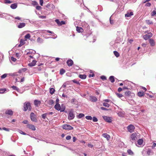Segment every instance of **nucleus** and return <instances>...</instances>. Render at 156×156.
I'll return each instance as SVG.
<instances>
[{"label": "nucleus", "instance_id": "nucleus-1", "mask_svg": "<svg viewBox=\"0 0 156 156\" xmlns=\"http://www.w3.org/2000/svg\"><path fill=\"white\" fill-rule=\"evenodd\" d=\"M140 134L138 133H135L131 134L130 136L131 141H135L139 138Z\"/></svg>", "mask_w": 156, "mask_h": 156}, {"label": "nucleus", "instance_id": "nucleus-2", "mask_svg": "<svg viewBox=\"0 0 156 156\" xmlns=\"http://www.w3.org/2000/svg\"><path fill=\"white\" fill-rule=\"evenodd\" d=\"M31 109V107L30 103L29 102H25L24 104V111H26L27 110L30 111Z\"/></svg>", "mask_w": 156, "mask_h": 156}, {"label": "nucleus", "instance_id": "nucleus-3", "mask_svg": "<svg viewBox=\"0 0 156 156\" xmlns=\"http://www.w3.org/2000/svg\"><path fill=\"white\" fill-rule=\"evenodd\" d=\"M75 117V115L73 113V111L71 110L69 112L68 116V118L69 120L73 119Z\"/></svg>", "mask_w": 156, "mask_h": 156}, {"label": "nucleus", "instance_id": "nucleus-4", "mask_svg": "<svg viewBox=\"0 0 156 156\" xmlns=\"http://www.w3.org/2000/svg\"><path fill=\"white\" fill-rule=\"evenodd\" d=\"M135 129V126L132 124H130L127 127L128 131L130 133L133 132L134 131Z\"/></svg>", "mask_w": 156, "mask_h": 156}, {"label": "nucleus", "instance_id": "nucleus-5", "mask_svg": "<svg viewBox=\"0 0 156 156\" xmlns=\"http://www.w3.org/2000/svg\"><path fill=\"white\" fill-rule=\"evenodd\" d=\"M54 107L58 111H60L61 112L64 111L65 108V107H64L61 109L60 105L58 104H56L55 105Z\"/></svg>", "mask_w": 156, "mask_h": 156}, {"label": "nucleus", "instance_id": "nucleus-6", "mask_svg": "<svg viewBox=\"0 0 156 156\" xmlns=\"http://www.w3.org/2000/svg\"><path fill=\"white\" fill-rule=\"evenodd\" d=\"M30 117L31 120L34 122H36L37 121L36 115L33 112H31L30 114Z\"/></svg>", "mask_w": 156, "mask_h": 156}, {"label": "nucleus", "instance_id": "nucleus-7", "mask_svg": "<svg viewBox=\"0 0 156 156\" xmlns=\"http://www.w3.org/2000/svg\"><path fill=\"white\" fill-rule=\"evenodd\" d=\"M62 128L64 129L67 130H71L73 129V127L69 125L65 124L62 126Z\"/></svg>", "mask_w": 156, "mask_h": 156}, {"label": "nucleus", "instance_id": "nucleus-8", "mask_svg": "<svg viewBox=\"0 0 156 156\" xmlns=\"http://www.w3.org/2000/svg\"><path fill=\"white\" fill-rule=\"evenodd\" d=\"M152 36V34L150 32L147 34L144 35L143 37L144 39L146 40L151 37Z\"/></svg>", "mask_w": 156, "mask_h": 156}, {"label": "nucleus", "instance_id": "nucleus-9", "mask_svg": "<svg viewBox=\"0 0 156 156\" xmlns=\"http://www.w3.org/2000/svg\"><path fill=\"white\" fill-rule=\"evenodd\" d=\"M102 117L104 120L106 122L109 123L112 122V120L111 118L106 116H103Z\"/></svg>", "mask_w": 156, "mask_h": 156}, {"label": "nucleus", "instance_id": "nucleus-10", "mask_svg": "<svg viewBox=\"0 0 156 156\" xmlns=\"http://www.w3.org/2000/svg\"><path fill=\"white\" fill-rule=\"evenodd\" d=\"M46 7L50 10H53L55 8V6L51 4H48Z\"/></svg>", "mask_w": 156, "mask_h": 156}, {"label": "nucleus", "instance_id": "nucleus-11", "mask_svg": "<svg viewBox=\"0 0 156 156\" xmlns=\"http://www.w3.org/2000/svg\"><path fill=\"white\" fill-rule=\"evenodd\" d=\"M27 127L32 130L35 131L36 130V128L35 126L32 124H27Z\"/></svg>", "mask_w": 156, "mask_h": 156}, {"label": "nucleus", "instance_id": "nucleus-12", "mask_svg": "<svg viewBox=\"0 0 156 156\" xmlns=\"http://www.w3.org/2000/svg\"><path fill=\"white\" fill-rule=\"evenodd\" d=\"M143 143V140L142 139H139L137 141V143L136 144V145L139 147L142 146V144Z\"/></svg>", "mask_w": 156, "mask_h": 156}, {"label": "nucleus", "instance_id": "nucleus-13", "mask_svg": "<svg viewBox=\"0 0 156 156\" xmlns=\"http://www.w3.org/2000/svg\"><path fill=\"white\" fill-rule=\"evenodd\" d=\"M90 100L92 102H95L97 101L98 99L96 97L90 96Z\"/></svg>", "mask_w": 156, "mask_h": 156}, {"label": "nucleus", "instance_id": "nucleus-14", "mask_svg": "<svg viewBox=\"0 0 156 156\" xmlns=\"http://www.w3.org/2000/svg\"><path fill=\"white\" fill-rule=\"evenodd\" d=\"M26 26V23H21L17 25V27L19 28H21Z\"/></svg>", "mask_w": 156, "mask_h": 156}, {"label": "nucleus", "instance_id": "nucleus-15", "mask_svg": "<svg viewBox=\"0 0 156 156\" xmlns=\"http://www.w3.org/2000/svg\"><path fill=\"white\" fill-rule=\"evenodd\" d=\"M67 64L69 66H72L73 64V61L71 59L68 60L67 62Z\"/></svg>", "mask_w": 156, "mask_h": 156}, {"label": "nucleus", "instance_id": "nucleus-16", "mask_svg": "<svg viewBox=\"0 0 156 156\" xmlns=\"http://www.w3.org/2000/svg\"><path fill=\"white\" fill-rule=\"evenodd\" d=\"M149 42L152 46H154L155 45V42L153 39L151 38L149 39Z\"/></svg>", "mask_w": 156, "mask_h": 156}, {"label": "nucleus", "instance_id": "nucleus-17", "mask_svg": "<svg viewBox=\"0 0 156 156\" xmlns=\"http://www.w3.org/2000/svg\"><path fill=\"white\" fill-rule=\"evenodd\" d=\"M41 103V102L40 101L35 100L34 101V104L36 106H38Z\"/></svg>", "mask_w": 156, "mask_h": 156}, {"label": "nucleus", "instance_id": "nucleus-18", "mask_svg": "<svg viewBox=\"0 0 156 156\" xmlns=\"http://www.w3.org/2000/svg\"><path fill=\"white\" fill-rule=\"evenodd\" d=\"M5 113L8 115H12L13 114V112L11 110H8L5 112Z\"/></svg>", "mask_w": 156, "mask_h": 156}, {"label": "nucleus", "instance_id": "nucleus-19", "mask_svg": "<svg viewBox=\"0 0 156 156\" xmlns=\"http://www.w3.org/2000/svg\"><path fill=\"white\" fill-rule=\"evenodd\" d=\"M36 61L35 60H33L32 62L29 63L28 65L29 66L32 67L34 66L36 63Z\"/></svg>", "mask_w": 156, "mask_h": 156}, {"label": "nucleus", "instance_id": "nucleus-20", "mask_svg": "<svg viewBox=\"0 0 156 156\" xmlns=\"http://www.w3.org/2000/svg\"><path fill=\"white\" fill-rule=\"evenodd\" d=\"M102 136L106 138L108 140H109L110 139V136L107 133H104Z\"/></svg>", "mask_w": 156, "mask_h": 156}, {"label": "nucleus", "instance_id": "nucleus-21", "mask_svg": "<svg viewBox=\"0 0 156 156\" xmlns=\"http://www.w3.org/2000/svg\"><path fill=\"white\" fill-rule=\"evenodd\" d=\"M133 15V12H128L125 15V16L126 17H129Z\"/></svg>", "mask_w": 156, "mask_h": 156}, {"label": "nucleus", "instance_id": "nucleus-22", "mask_svg": "<svg viewBox=\"0 0 156 156\" xmlns=\"http://www.w3.org/2000/svg\"><path fill=\"white\" fill-rule=\"evenodd\" d=\"M128 102L129 104L132 105H134L136 104V102L133 99H131L130 100H129V101H128Z\"/></svg>", "mask_w": 156, "mask_h": 156}, {"label": "nucleus", "instance_id": "nucleus-23", "mask_svg": "<svg viewBox=\"0 0 156 156\" xmlns=\"http://www.w3.org/2000/svg\"><path fill=\"white\" fill-rule=\"evenodd\" d=\"M76 31L79 33L82 32L83 30V29L81 27H77L76 29Z\"/></svg>", "mask_w": 156, "mask_h": 156}, {"label": "nucleus", "instance_id": "nucleus-24", "mask_svg": "<svg viewBox=\"0 0 156 156\" xmlns=\"http://www.w3.org/2000/svg\"><path fill=\"white\" fill-rule=\"evenodd\" d=\"M125 114V113L124 112H120L118 113L119 116L122 117L124 116Z\"/></svg>", "mask_w": 156, "mask_h": 156}, {"label": "nucleus", "instance_id": "nucleus-25", "mask_svg": "<svg viewBox=\"0 0 156 156\" xmlns=\"http://www.w3.org/2000/svg\"><path fill=\"white\" fill-rule=\"evenodd\" d=\"M17 7V4L16 3L12 4L11 6L10 7L13 9H16Z\"/></svg>", "mask_w": 156, "mask_h": 156}, {"label": "nucleus", "instance_id": "nucleus-26", "mask_svg": "<svg viewBox=\"0 0 156 156\" xmlns=\"http://www.w3.org/2000/svg\"><path fill=\"white\" fill-rule=\"evenodd\" d=\"M147 154L148 155H149L152 154V152L150 149L148 148L147 151Z\"/></svg>", "mask_w": 156, "mask_h": 156}, {"label": "nucleus", "instance_id": "nucleus-27", "mask_svg": "<svg viewBox=\"0 0 156 156\" xmlns=\"http://www.w3.org/2000/svg\"><path fill=\"white\" fill-rule=\"evenodd\" d=\"M144 94L143 91H140L138 92V95L140 97H141L144 96Z\"/></svg>", "mask_w": 156, "mask_h": 156}, {"label": "nucleus", "instance_id": "nucleus-28", "mask_svg": "<svg viewBox=\"0 0 156 156\" xmlns=\"http://www.w3.org/2000/svg\"><path fill=\"white\" fill-rule=\"evenodd\" d=\"M109 80L111 83H113L114 82V77L113 76H111L109 78Z\"/></svg>", "mask_w": 156, "mask_h": 156}, {"label": "nucleus", "instance_id": "nucleus-29", "mask_svg": "<svg viewBox=\"0 0 156 156\" xmlns=\"http://www.w3.org/2000/svg\"><path fill=\"white\" fill-rule=\"evenodd\" d=\"M79 77L82 79H85L86 78V76L85 75L80 74L79 76Z\"/></svg>", "mask_w": 156, "mask_h": 156}, {"label": "nucleus", "instance_id": "nucleus-30", "mask_svg": "<svg viewBox=\"0 0 156 156\" xmlns=\"http://www.w3.org/2000/svg\"><path fill=\"white\" fill-rule=\"evenodd\" d=\"M128 154L130 155H134L133 152L130 149H128L127 151Z\"/></svg>", "mask_w": 156, "mask_h": 156}, {"label": "nucleus", "instance_id": "nucleus-31", "mask_svg": "<svg viewBox=\"0 0 156 156\" xmlns=\"http://www.w3.org/2000/svg\"><path fill=\"white\" fill-rule=\"evenodd\" d=\"M146 23L148 24H153V22L150 20H146Z\"/></svg>", "mask_w": 156, "mask_h": 156}, {"label": "nucleus", "instance_id": "nucleus-32", "mask_svg": "<svg viewBox=\"0 0 156 156\" xmlns=\"http://www.w3.org/2000/svg\"><path fill=\"white\" fill-rule=\"evenodd\" d=\"M55 91V90L53 88H51L50 89V93L51 94L54 93Z\"/></svg>", "mask_w": 156, "mask_h": 156}, {"label": "nucleus", "instance_id": "nucleus-33", "mask_svg": "<svg viewBox=\"0 0 156 156\" xmlns=\"http://www.w3.org/2000/svg\"><path fill=\"white\" fill-rule=\"evenodd\" d=\"M6 90L5 88L4 89H0V93L3 94L4 93Z\"/></svg>", "mask_w": 156, "mask_h": 156}, {"label": "nucleus", "instance_id": "nucleus-34", "mask_svg": "<svg viewBox=\"0 0 156 156\" xmlns=\"http://www.w3.org/2000/svg\"><path fill=\"white\" fill-rule=\"evenodd\" d=\"M113 52H114V54L117 57H118L119 56V54L118 52H117L116 51H114Z\"/></svg>", "mask_w": 156, "mask_h": 156}, {"label": "nucleus", "instance_id": "nucleus-35", "mask_svg": "<svg viewBox=\"0 0 156 156\" xmlns=\"http://www.w3.org/2000/svg\"><path fill=\"white\" fill-rule=\"evenodd\" d=\"M65 72V71L63 69H61L60 70V74L61 75H62Z\"/></svg>", "mask_w": 156, "mask_h": 156}, {"label": "nucleus", "instance_id": "nucleus-36", "mask_svg": "<svg viewBox=\"0 0 156 156\" xmlns=\"http://www.w3.org/2000/svg\"><path fill=\"white\" fill-rule=\"evenodd\" d=\"M37 41L39 43H42L43 41V40L40 37H38L37 39Z\"/></svg>", "mask_w": 156, "mask_h": 156}, {"label": "nucleus", "instance_id": "nucleus-37", "mask_svg": "<svg viewBox=\"0 0 156 156\" xmlns=\"http://www.w3.org/2000/svg\"><path fill=\"white\" fill-rule=\"evenodd\" d=\"M84 114L82 113H80L78 115V118L80 119L82 118V117H84Z\"/></svg>", "mask_w": 156, "mask_h": 156}, {"label": "nucleus", "instance_id": "nucleus-38", "mask_svg": "<svg viewBox=\"0 0 156 156\" xmlns=\"http://www.w3.org/2000/svg\"><path fill=\"white\" fill-rule=\"evenodd\" d=\"M54 102L53 100H50L49 101L48 104L50 105H52L54 104Z\"/></svg>", "mask_w": 156, "mask_h": 156}, {"label": "nucleus", "instance_id": "nucleus-39", "mask_svg": "<svg viewBox=\"0 0 156 156\" xmlns=\"http://www.w3.org/2000/svg\"><path fill=\"white\" fill-rule=\"evenodd\" d=\"M103 105L105 107H109V104L107 103H105V102H104L103 103Z\"/></svg>", "mask_w": 156, "mask_h": 156}, {"label": "nucleus", "instance_id": "nucleus-40", "mask_svg": "<svg viewBox=\"0 0 156 156\" xmlns=\"http://www.w3.org/2000/svg\"><path fill=\"white\" fill-rule=\"evenodd\" d=\"M25 38L27 39H29L30 37V34H28L25 36Z\"/></svg>", "mask_w": 156, "mask_h": 156}, {"label": "nucleus", "instance_id": "nucleus-41", "mask_svg": "<svg viewBox=\"0 0 156 156\" xmlns=\"http://www.w3.org/2000/svg\"><path fill=\"white\" fill-rule=\"evenodd\" d=\"M86 118L87 120H91L92 119V118L90 116H86Z\"/></svg>", "mask_w": 156, "mask_h": 156}, {"label": "nucleus", "instance_id": "nucleus-42", "mask_svg": "<svg viewBox=\"0 0 156 156\" xmlns=\"http://www.w3.org/2000/svg\"><path fill=\"white\" fill-rule=\"evenodd\" d=\"M116 94L117 97L120 98H122L123 96V95L121 94L116 93Z\"/></svg>", "mask_w": 156, "mask_h": 156}, {"label": "nucleus", "instance_id": "nucleus-43", "mask_svg": "<svg viewBox=\"0 0 156 156\" xmlns=\"http://www.w3.org/2000/svg\"><path fill=\"white\" fill-rule=\"evenodd\" d=\"M47 115H47V113H45L42 114L41 115V116L42 118L43 119H45L46 118V116Z\"/></svg>", "mask_w": 156, "mask_h": 156}, {"label": "nucleus", "instance_id": "nucleus-44", "mask_svg": "<svg viewBox=\"0 0 156 156\" xmlns=\"http://www.w3.org/2000/svg\"><path fill=\"white\" fill-rule=\"evenodd\" d=\"M12 2L9 0H4V3L5 4H9L12 3Z\"/></svg>", "mask_w": 156, "mask_h": 156}, {"label": "nucleus", "instance_id": "nucleus-45", "mask_svg": "<svg viewBox=\"0 0 156 156\" xmlns=\"http://www.w3.org/2000/svg\"><path fill=\"white\" fill-rule=\"evenodd\" d=\"M93 121L94 122H97L98 121V119L95 117H93L92 118Z\"/></svg>", "mask_w": 156, "mask_h": 156}, {"label": "nucleus", "instance_id": "nucleus-46", "mask_svg": "<svg viewBox=\"0 0 156 156\" xmlns=\"http://www.w3.org/2000/svg\"><path fill=\"white\" fill-rule=\"evenodd\" d=\"M130 92L129 91H126L125 92V94L126 96H129L130 94Z\"/></svg>", "mask_w": 156, "mask_h": 156}, {"label": "nucleus", "instance_id": "nucleus-47", "mask_svg": "<svg viewBox=\"0 0 156 156\" xmlns=\"http://www.w3.org/2000/svg\"><path fill=\"white\" fill-rule=\"evenodd\" d=\"M7 74H3L1 76V78L2 79H4L7 76Z\"/></svg>", "mask_w": 156, "mask_h": 156}, {"label": "nucleus", "instance_id": "nucleus-48", "mask_svg": "<svg viewBox=\"0 0 156 156\" xmlns=\"http://www.w3.org/2000/svg\"><path fill=\"white\" fill-rule=\"evenodd\" d=\"M18 131L21 134L24 135H26V133H25L23 132L21 130H19Z\"/></svg>", "mask_w": 156, "mask_h": 156}, {"label": "nucleus", "instance_id": "nucleus-49", "mask_svg": "<svg viewBox=\"0 0 156 156\" xmlns=\"http://www.w3.org/2000/svg\"><path fill=\"white\" fill-rule=\"evenodd\" d=\"M156 14V11L155 10H154L151 13V15L152 16H154Z\"/></svg>", "mask_w": 156, "mask_h": 156}, {"label": "nucleus", "instance_id": "nucleus-50", "mask_svg": "<svg viewBox=\"0 0 156 156\" xmlns=\"http://www.w3.org/2000/svg\"><path fill=\"white\" fill-rule=\"evenodd\" d=\"M20 43H21L23 45L25 43H24V41L23 40V39H21L20 40Z\"/></svg>", "mask_w": 156, "mask_h": 156}, {"label": "nucleus", "instance_id": "nucleus-51", "mask_svg": "<svg viewBox=\"0 0 156 156\" xmlns=\"http://www.w3.org/2000/svg\"><path fill=\"white\" fill-rule=\"evenodd\" d=\"M55 22L59 25H60V22L58 20L56 19L55 20Z\"/></svg>", "mask_w": 156, "mask_h": 156}, {"label": "nucleus", "instance_id": "nucleus-52", "mask_svg": "<svg viewBox=\"0 0 156 156\" xmlns=\"http://www.w3.org/2000/svg\"><path fill=\"white\" fill-rule=\"evenodd\" d=\"M42 8V7L40 6H37L36 7V9H37V10H40V9H41Z\"/></svg>", "mask_w": 156, "mask_h": 156}, {"label": "nucleus", "instance_id": "nucleus-53", "mask_svg": "<svg viewBox=\"0 0 156 156\" xmlns=\"http://www.w3.org/2000/svg\"><path fill=\"white\" fill-rule=\"evenodd\" d=\"M32 5H38V3L35 1H33L32 3Z\"/></svg>", "mask_w": 156, "mask_h": 156}, {"label": "nucleus", "instance_id": "nucleus-54", "mask_svg": "<svg viewBox=\"0 0 156 156\" xmlns=\"http://www.w3.org/2000/svg\"><path fill=\"white\" fill-rule=\"evenodd\" d=\"M11 60H12V61H13V62H15L16 60V59L15 58L12 56L11 57Z\"/></svg>", "mask_w": 156, "mask_h": 156}, {"label": "nucleus", "instance_id": "nucleus-55", "mask_svg": "<svg viewBox=\"0 0 156 156\" xmlns=\"http://www.w3.org/2000/svg\"><path fill=\"white\" fill-rule=\"evenodd\" d=\"M101 78L102 80H106V77L104 76H101Z\"/></svg>", "mask_w": 156, "mask_h": 156}, {"label": "nucleus", "instance_id": "nucleus-56", "mask_svg": "<svg viewBox=\"0 0 156 156\" xmlns=\"http://www.w3.org/2000/svg\"><path fill=\"white\" fill-rule=\"evenodd\" d=\"M151 5V4L150 2H148L146 3L145 4V6H146L150 7Z\"/></svg>", "mask_w": 156, "mask_h": 156}, {"label": "nucleus", "instance_id": "nucleus-57", "mask_svg": "<svg viewBox=\"0 0 156 156\" xmlns=\"http://www.w3.org/2000/svg\"><path fill=\"white\" fill-rule=\"evenodd\" d=\"M71 136H68L66 137V139L67 140H69L71 139Z\"/></svg>", "mask_w": 156, "mask_h": 156}, {"label": "nucleus", "instance_id": "nucleus-58", "mask_svg": "<svg viewBox=\"0 0 156 156\" xmlns=\"http://www.w3.org/2000/svg\"><path fill=\"white\" fill-rule=\"evenodd\" d=\"M40 3L41 6H42L43 3V0H40Z\"/></svg>", "mask_w": 156, "mask_h": 156}, {"label": "nucleus", "instance_id": "nucleus-59", "mask_svg": "<svg viewBox=\"0 0 156 156\" xmlns=\"http://www.w3.org/2000/svg\"><path fill=\"white\" fill-rule=\"evenodd\" d=\"M39 18L41 19H44L46 18V16H39Z\"/></svg>", "mask_w": 156, "mask_h": 156}, {"label": "nucleus", "instance_id": "nucleus-60", "mask_svg": "<svg viewBox=\"0 0 156 156\" xmlns=\"http://www.w3.org/2000/svg\"><path fill=\"white\" fill-rule=\"evenodd\" d=\"M65 24V22L63 21H62L61 22H60V25H61L62 24Z\"/></svg>", "mask_w": 156, "mask_h": 156}, {"label": "nucleus", "instance_id": "nucleus-61", "mask_svg": "<svg viewBox=\"0 0 156 156\" xmlns=\"http://www.w3.org/2000/svg\"><path fill=\"white\" fill-rule=\"evenodd\" d=\"M12 88L14 90H16V89H17V87L15 86H12Z\"/></svg>", "mask_w": 156, "mask_h": 156}, {"label": "nucleus", "instance_id": "nucleus-62", "mask_svg": "<svg viewBox=\"0 0 156 156\" xmlns=\"http://www.w3.org/2000/svg\"><path fill=\"white\" fill-rule=\"evenodd\" d=\"M100 108L103 110H108V109L105 108L103 107H101Z\"/></svg>", "mask_w": 156, "mask_h": 156}, {"label": "nucleus", "instance_id": "nucleus-63", "mask_svg": "<svg viewBox=\"0 0 156 156\" xmlns=\"http://www.w3.org/2000/svg\"><path fill=\"white\" fill-rule=\"evenodd\" d=\"M88 146L89 147H90L91 148H92L93 147V145L90 144H88Z\"/></svg>", "mask_w": 156, "mask_h": 156}, {"label": "nucleus", "instance_id": "nucleus-64", "mask_svg": "<svg viewBox=\"0 0 156 156\" xmlns=\"http://www.w3.org/2000/svg\"><path fill=\"white\" fill-rule=\"evenodd\" d=\"M21 69V70H22V72H25L27 70V69L26 68H23Z\"/></svg>", "mask_w": 156, "mask_h": 156}]
</instances>
